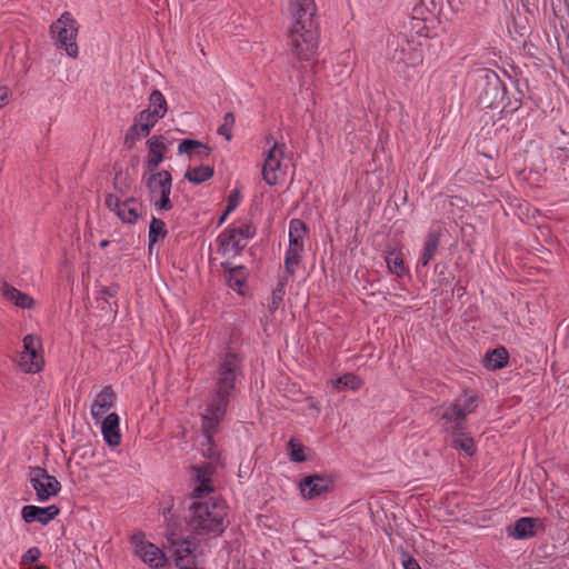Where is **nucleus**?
I'll use <instances>...</instances> for the list:
<instances>
[{
    "label": "nucleus",
    "instance_id": "nucleus-1",
    "mask_svg": "<svg viewBox=\"0 0 569 569\" xmlns=\"http://www.w3.org/2000/svg\"><path fill=\"white\" fill-rule=\"evenodd\" d=\"M289 12L293 18L288 33L291 50L299 60L307 61L316 53L319 44L317 6L315 0H290Z\"/></svg>",
    "mask_w": 569,
    "mask_h": 569
},
{
    "label": "nucleus",
    "instance_id": "nucleus-2",
    "mask_svg": "<svg viewBox=\"0 0 569 569\" xmlns=\"http://www.w3.org/2000/svg\"><path fill=\"white\" fill-rule=\"evenodd\" d=\"M187 525L191 532L201 537H219L224 532L226 506L222 500H193L189 507Z\"/></svg>",
    "mask_w": 569,
    "mask_h": 569
},
{
    "label": "nucleus",
    "instance_id": "nucleus-3",
    "mask_svg": "<svg viewBox=\"0 0 569 569\" xmlns=\"http://www.w3.org/2000/svg\"><path fill=\"white\" fill-rule=\"evenodd\" d=\"M234 396L236 392L213 387L210 403L207 406L206 413L201 418V430L208 445H213L214 435L218 432L230 400Z\"/></svg>",
    "mask_w": 569,
    "mask_h": 569
},
{
    "label": "nucleus",
    "instance_id": "nucleus-4",
    "mask_svg": "<svg viewBox=\"0 0 569 569\" xmlns=\"http://www.w3.org/2000/svg\"><path fill=\"white\" fill-rule=\"evenodd\" d=\"M257 228L249 219H239L226 228L217 238L218 252L226 254L233 250L236 254L241 253L246 244H239V238H253Z\"/></svg>",
    "mask_w": 569,
    "mask_h": 569
},
{
    "label": "nucleus",
    "instance_id": "nucleus-5",
    "mask_svg": "<svg viewBox=\"0 0 569 569\" xmlns=\"http://www.w3.org/2000/svg\"><path fill=\"white\" fill-rule=\"evenodd\" d=\"M242 370V356L233 351L226 352L219 357L213 387L236 392V383Z\"/></svg>",
    "mask_w": 569,
    "mask_h": 569
},
{
    "label": "nucleus",
    "instance_id": "nucleus-6",
    "mask_svg": "<svg viewBox=\"0 0 569 569\" xmlns=\"http://www.w3.org/2000/svg\"><path fill=\"white\" fill-rule=\"evenodd\" d=\"M50 33L58 48L64 49L67 54L71 58L78 56V46L76 43L78 23L70 12H63L60 18L50 26Z\"/></svg>",
    "mask_w": 569,
    "mask_h": 569
},
{
    "label": "nucleus",
    "instance_id": "nucleus-7",
    "mask_svg": "<svg viewBox=\"0 0 569 569\" xmlns=\"http://www.w3.org/2000/svg\"><path fill=\"white\" fill-rule=\"evenodd\" d=\"M477 87L479 90V102L486 108L496 107L505 98V83L499 76L490 69L479 70Z\"/></svg>",
    "mask_w": 569,
    "mask_h": 569
},
{
    "label": "nucleus",
    "instance_id": "nucleus-8",
    "mask_svg": "<svg viewBox=\"0 0 569 569\" xmlns=\"http://www.w3.org/2000/svg\"><path fill=\"white\" fill-rule=\"evenodd\" d=\"M29 481L36 491L37 499L41 502L56 497L61 490L60 481L39 466L29 467Z\"/></svg>",
    "mask_w": 569,
    "mask_h": 569
},
{
    "label": "nucleus",
    "instance_id": "nucleus-9",
    "mask_svg": "<svg viewBox=\"0 0 569 569\" xmlns=\"http://www.w3.org/2000/svg\"><path fill=\"white\" fill-rule=\"evenodd\" d=\"M168 542L172 549L176 566L179 569H197V546L188 538H181L171 531Z\"/></svg>",
    "mask_w": 569,
    "mask_h": 569
},
{
    "label": "nucleus",
    "instance_id": "nucleus-10",
    "mask_svg": "<svg viewBox=\"0 0 569 569\" xmlns=\"http://www.w3.org/2000/svg\"><path fill=\"white\" fill-rule=\"evenodd\" d=\"M146 187L150 193H154L158 189L160 191V199L154 202V207L160 211H169L173 208L170 199L172 176L168 170H161L157 174H150L144 180Z\"/></svg>",
    "mask_w": 569,
    "mask_h": 569
},
{
    "label": "nucleus",
    "instance_id": "nucleus-11",
    "mask_svg": "<svg viewBox=\"0 0 569 569\" xmlns=\"http://www.w3.org/2000/svg\"><path fill=\"white\" fill-rule=\"evenodd\" d=\"M134 555L139 556L143 562L151 568H161L164 566L167 558L164 552L156 545L144 540L143 532H136L131 537Z\"/></svg>",
    "mask_w": 569,
    "mask_h": 569
},
{
    "label": "nucleus",
    "instance_id": "nucleus-12",
    "mask_svg": "<svg viewBox=\"0 0 569 569\" xmlns=\"http://www.w3.org/2000/svg\"><path fill=\"white\" fill-rule=\"evenodd\" d=\"M40 347V339L33 335H27L23 338V351L20 357V367L23 371L36 373L42 370L44 360L43 357L38 353Z\"/></svg>",
    "mask_w": 569,
    "mask_h": 569
},
{
    "label": "nucleus",
    "instance_id": "nucleus-13",
    "mask_svg": "<svg viewBox=\"0 0 569 569\" xmlns=\"http://www.w3.org/2000/svg\"><path fill=\"white\" fill-rule=\"evenodd\" d=\"M335 487V479L329 475H309L299 482V488L305 498L313 499L322 493L329 492Z\"/></svg>",
    "mask_w": 569,
    "mask_h": 569
},
{
    "label": "nucleus",
    "instance_id": "nucleus-14",
    "mask_svg": "<svg viewBox=\"0 0 569 569\" xmlns=\"http://www.w3.org/2000/svg\"><path fill=\"white\" fill-rule=\"evenodd\" d=\"M164 137L159 136H152L147 140V147H148V157L144 162L146 169L150 174H157L160 171H157L160 163L164 160L166 153L168 151V147L164 143Z\"/></svg>",
    "mask_w": 569,
    "mask_h": 569
},
{
    "label": "nucleus",
    "instance_id": "nucleus-15",
    "mask_svg": "<svg viewBox=\"0 0 569 569\" xmlns=\"http://www.w3.org/2000/svg\"><path fill=\"white\" fill-rule=\"evenodd\" d=\"M59 513L60 508L57 505H50L48 507L27 505L21 509V517L26 523L38 521L43 526L56 519Z\"/></svg>",
    "mask_w": 569,
    "mask_h": 569
},
{
    "label": "nucleus",
    "instance_id": "nucleus-16",
    "mask_svg": "<svg viewBox=\"0 0 569 569\" xmlns=\"http://www.w3.org/2000/svg\"><path fill=\"white\" fill-rule=\"evenodd\" d=\"M437 416L445 420L446 430H449L451 433L461 435L466 420L463 412L460 410L459 402H453L446 408L438 409Z\"/></svg>",
    "mask_w": 569,
    "mask_h": 569
},
{
    "label": "nucleus",
    "instance_id": "nucleus-17",
    "mask_svg": "<svg viewBox=\"0 0 569 569\" xmlns=\"http://www.w3.org/2000/svg\"><path fill=\"white\" fill-rule=\"evenodd\" d=\"M117 401V395L112 386H106L96 397L91 405V416L96 422H99L108 410H110Z\"/></svg>",
    "mask_w": 569,
    "mask_h": 569
},
{
    "label": "nucleus",
    "instance_id": "nucleus-18",
    "mask_svg": "<svg viewBox=\"0 0 569 569\" xmlns=\"http://www.w3.org/2000/svg\"><path fill=\"white\" fill-rule=\"evenodd\" d=\"M283 148L284 144L279 148L278 143L274 142L272 148L268 151L267 158L262 166V179L269 186H276L278 182L277 170L280 168V159L278 158L277 153L282 157Z\"/></svg>",
    "mask_w": 569,
    "mask_h": 569
},
{
    "label": "nucleus",
    "instance_id": "nucleus-19",
    "mask_svg": "<svg viewBox=\"0 0 569 569\" xmlns=\"http://www.w3.org/2000/svg\"><path fill=\"white\" fill-rule=\"evenodd\" d=\"M99 422H101V432L106 443L110 447L119 446L121 442L119 416L116 412H111L106 417L103 416Z\"/></svg>",
    "mask_w": 569,
    "mask_h": 569
},
{
    "label": "nucleus",
    "instance_id": "nucleus-20",
    "mask_svg": "<svg viewBox=\"0 0 569 569\" xmlns=\"http://www.w3.org/2000/svg\"><path fill=\"white\" fill-rule=\"evenodd\" d=\"M441 237H442V230L439 227L431 228L427 232V234L425 237V242H423V250H422L420 259H419L420 266L427 267L429 264V262L435 258V256L438 251V248H439Z\"/></svg>",
    "mask_w": 569,
    "mask_h": 569
},
{
    "label": "nucleus",
    "instance_id": "nucleus-21",
    "mask_svg": "<svg viewBox=\"0 0 569 569\" xmlns=\"http://www.w3.org/2000/svg\"><path fill=\"white\" fill-rule=\"evenodd\" d=\"M540 526L537 518L522 517L518 519L513 526H509L507 531L509 536L516 539H527L536 535V528Z\"/></svg>",
    "mask_w": 569,
    "mask_h": 569
},
{
    "label": "nucleus",
    "instance_id": "nucleus-22",
    "mask_svg": "<svg viewBox=\"0 0 569 569\" xmlns=\"http://www.w3.org/2000/svg\"><path fill=\"white\" fill-rule=\"evenodd\" d=\"M221 268L226 272V280L228 286L237 290L239 293L241 292V287L246 283L247 279V269L244 266L232 267L231 262L224 261L221 262Z\"/></svg>",
    "mask_w": 569,
    "mask_h": 569
},
{
    "label": "nucleus",
    "instance_id": "nucleus-23",
    "mask_svg": "<svg viewBox=\"0 0 569 569\" xmlns=\"http://www.w3.org/2000/svg\"><path fill=\"white\" fill-rule=\"evenodd\" d=\"M1 292L8 301L21 309H32L34 307V300L31 296L10 286L8 282H3L1 286Z\"/></svg>",
    "mask_w": 569,
    "mask_h": 569
},
{
    "label": "nucleus",
    "instance_id": "nucleus-24",
    "mask_svg": "<svg viewBox=\"0 0 569 569\" xmlns=\"http://www.w3.org/2000/svg\"><path fill=\"white\" fill-rule=\"evenodd\" d=\"M151 130L148 129L147 124H143L140 121L133 119V124L129 127L124 136V149L132 150L137 142L142 138H147Z\"/></svg>",
    "mask_w": 569,
    "mask_h": 569
},
{
    "label": "nucleus",
    "instance_id": "nucleus-25",
    "mask_svg": "<svg viewBox=\"0 0 569 569\" xmlns=\"http://www.w3.org/2000/svg\"><path fill=\"white\" fill-rule=\"evenodd\" d=\"M303 251V246H299L297 243H289V247L286 251L284 257V269L287 272L286 278H291L296 273V269L301 262V252Z\"/></svg>",
    "mask_w": 569,
    "mask_h": 569
},
{
    "label": "nucleus",
    "instance_id": "nucleus-26",
    "mask_svg": "<svg viewBox=\"0 0 569 569\" xmlns=\"http://www.w3.org/2000/svg\"><path fill=\"white\" fill-rule=\"evenodd\" d=\"M509 353L505 347L488 351L485 357V366L490 370H498L508 365Z\"/></svg>",
    "mask_w": 569,
    "mask_h": 569
},
{
    "label": "nucleus",
    "instance_id": "nucleus-27",
    "mask_svg": "<svg viewBox=\"0 0 569 569\" xmlns=\"http://www.w3.org/2000/svg\"><path fill=\"white\" fill-rule=\"evenodd\" d=\"M168 234V230L166 228V223L163 220L152 217L149 224L148 232V249L151 252L153 246L158 242L159 239H164Z\"/></svg>",
    "mask_w": 569,
    "mask_h": 569
},
{
    "label": "nucleus",
    "instance_id": "nucleus-28",
    "mask_svg": "<svg viewBox=\"0 0 569 569\" xmlns=\"http://www.w3.org/2000/svg\"><path fill=\"white\" fill-rule=\"evenodd\" d=\"M214 174V169L211 166H199L194 168H190L184 173V179L194 184H200L209 179H211Z\"/></svg>",
    "mask_w": 569,
    "mask_h": 569
},
{
    "label": "nucleus",
    "instance_id": "nucleus-29",
    "mask_svg": "<svg viewBox=\"0 0 569 569\" xmlns=\"http://www.w3.org/2000/svg\"><path fill=\"white\" fill-rule=\"evenodd\" d=\"M452 447L465 451L468 456H472L476 452V447L471 437L468 436L466 425L462 426L461 435L451 433Z\"/></svg>",
    "mask_w": 569,
    "mask_h": 569
},
{
    "label": "nucleus",
    "instance_id": "nucleus-30",
    "mask_svg": "<svg viewBox=\"0 0 569 569\" xmlns=\"http://www.w3.org/2000/svg\"><path fill=\"white\" fill-rule=\"evenodd\" d=\"M307 232V224L301 219H292L289 223V243L303 246Z\"/></svg>",
    "mask_w": 569,
    "mask_h": 569
},
{
    "label": "nucleus",
    "instance_id": "nucleus-31",
    "mask_svg": "<svg viewBox=\"0 0 569 569\" xmlns=\"http://www.w3.org/2000/svg\"><path fill=\"white\" fill-rule=\"evenodd\" d=\"M333 386L337 390H358L362 386V380L355 373H345L335 380Z\"/></svg>",
    "mask_w": 569,
    "mask_h": 569
},
{
    "label": "nucleus",
    "instance_id": "nucleus-32",
    "mask_svg": "<svg viewBox=\"0 0 569 569\" xmlns=\"http://www.w3.org/2000/svg\"><path fill=\"white\" fill-rule=\"evenodd\" d=\"M288 282V278H281L278 281L277 287L271 292V301L268 305V311L273 315L279 307L282 305L284 297V287Z\"/></svg>",
    "mask_w": 569,
    "mask_h": 569
},
{
    "label": "nucleus",
    "instance_id": "nucleus-33",
    "mask_svg": "<svg viewBox=\"0 0 569 569\" xmlns=\"http://www.w3.org/2000/svg\"><path fill=\"white\" fill-rule=\"evenodd\" d=\"M197 149L204 150V153H203L204 158H208L211 152V148L199 140L183 139L178 146V153L179 154L187 153V154L191 156L192 151H194Z\"/></svg>",
    "mask_w": 569,
    "mask_h": 569
},
{
    "label": "nucleus",
    "instance_id": "nucleus-34",
    "mask_svg": "<svg viewBox=\"0 0 569 569\" xmlns=\"http://www.w3.org/2000/svg\"><path fill=\"white\" fill-rule=\"evenodd\" d=\"M149 108L161 114L162 117L166 116L168 110V104L162 92L158 89L152 90V92L149 96Z\"/></svg>",
    "mask_w": 569,
    "mask_h": 569
},
{
    "label": "nucleus",
    "instance_id": "nucleus-35",
    "mask_svg": "<svg viewBox=\"0 0 569 569\" xmlns=\"http://www.w3.org/2000/svg\"><path fill=\"white\" fill-rule=\"evenodd\" d=\"M288 450L291 461L305 462L308 460L307 456L305 455L307 448L302 443L296 441L293 438H291L288 442Z\"/></svg>",
    "mask_w": 569,
    "mask_h": 569
},
{
    "label": "nucleus",
    "instance_id": "nucleus-36",
    "mask_svg": "<svg viewBox=\"0 0 569 569\" xmlns=\"http://www.w3.org/2000/svg\"><path fill=\"white\" fill-rule=\"evenodd\" d=\"M171 503L163 508V517L166 519V522H167V530H166V537L168 538V535L171 532V531H174L176 535L177 531H178V528H179V517L176 516L172 510H173V500L170 499Z\"/></svg>",
    "mask_w": 569,
    "mask_h": 569
},
{
    "label": "nucleus",
    "instance_id": "nucleus-37",
    "mask_svg": "<svg viewBox=\"0 0 569 569\" xmlns=\"http://www.w3.org/2000/svg\"><path fill=\"white\" fill-rule=\"evenodd\" d=\"M162 118L163 117L158 112H154L150 108H147L137 113L134 120L140 121L143 124H147L148 129L151 130L157 124V122Z\"/></svg>",
    "mask_w": 569,
    "mask_h": 569
},
{
    "label": "nucleus",
    "instance_id": "nucleus-38",
    "mask_svg": "<svg viewBox=\"0 0 569 569\" xmlns=\"http://www.w3.org/2000/svg\"><path fill=\"white\" fill-rule=\"evenodd\" d=\"M236 117L232 111H229L223 117V123L218 128V133L227 141H230L232 139V127L234 126Z\"/></svg>",
    "mask_w": 569,
    "mask_h": 569
},
{
    "label": "nucleus",
    "instance_id": "nucleus-39",
    "mask_svg": "<svg viewBox=\"0 0 569 569\" xmlns=\"http://www.w3.org/2000/svg\"><path fill=\"white\" fill-rule=\"evenodd\" d=\"M478 399L475 395L463 393L455 402L460 403V410L463 412L465 418L468 413L475 411L478 406Z\"/></svg>",
    "mask_w": 569,
    "mask_h": 569
},
{
    "label": "nucleus",
    "instance_id": "nucleus-40",
    "mask_svg": "<svg viewBox=\"0 0 569 569\" xmlns=\"http://www.w3.org/2000/svg\"><path fill=\"white\" fill-rule=\"evenodd\" d=\"M116 214L122 222L129 224L137 223L139 219V213L133 207H122Z\"/></svg>",
    "mask_w": 569,
    "mask_h": 569
},
{
    "label": "nucleus",
    "instance_id": "nucleus-41",
    "mask_svg": "<svg viewBox=\"0 0 569 569\" xmlns=\"http://www.w3.org/2000/svg\"><path fill=\"white\" fill-rule=\"evenodd\" d=\"M192 471L197 482L211 483L210 466H192Z\"/></svg>",
    "mask_w": 569,
    "mask_h": 569
},
{
    "label": "nucleus",
    "instance_id": "nucleus-42",
    "mask_svg": "<svg viewBox=\"0 0 569 569\" xmlns=\"http://www.w3.org/2000/svg\"><path fill=\"white\" fill-rule=\"evenodd\" d=\"M119 290H120V287L118 283H112L108 287H102L99 291H98V298L97 300L98 301H104L107 302V298H114L117 297V295L119 293Z\"/></svg>",
    "mask_w": 569,
    "mask_h": 569
},
{
    "label": "nucleus",
    "instance_id": "nucleus-43",
    "mask_svg": "<svg viewBox=\"0 0 569 569\" xmlns=\"http://www.w3.org/2000/svg\"><path fill=\"white\" fill-rule=\"evenodd\" d=\"M213 490L211 483L197 482L196 487L192 490L191 499L202 498L209 495Z\"/></svg>",
    "mask_w": 569,
    "mask_h": 569
},
{
    "label": "nucleus",
    "instance_id": "nucleus-44",
    "mask_svg": "<svg viewBox=\"0 0 569 569\" xmlns=\"http://www.w3.org/2000/svg\"><path fill=\"white\" fill-rule=\"evenodd\" d=\"M241 199V192L239 189H234L230 192L227 200V213H231L239 206Z\"/></svg>",
    "mask_w": 569,
    "mask_h": 569
},
{
    "label": "nucleus",
    "instance_id": "nucleus-45",
    "mask_svg": "<svg viewBox=\"0 0 569 569\" xmlns=\"http://www.w3.org/2000/svg\"><path fill=\"white\" fill-rule=\"evenodd\" d=\"M40 557H41L40 549L38 547H31L22 556L21 563L22 565L34 563L40 559Z\"/></svg>",
    "mask_w": 569,
    "mask_h": 569
},
{
    "label": "nucleus",
    "instance_id": "nucleus-46",
    "mask_svg": "<svg viewBox=\"0 0 569 569\" xmlns=\"http://www.w3.org/2000/svg\"><path fill=\"white\" fill-rule=\"evenodd\" d=\"M401 60L405 66H412V67L418 66V64L422 63L421 50L413 49L408 58H401Z\"/></svg>",
    "mask_w": 569,
    "mask_h": 569
},
{
    "label": "nucleus",
    "instance_id": "nucleus-47",
    "mask_svg": "<svg viewBox=\"0 0 569 569\" xmlns=\"http://www.w3.org/2000/svg\"><path fill=\"white\" fill-rule=\"evenodd\" d=\"M104 204L114 213H117L122 208L121 200L112 193H108L106 196Z\"/></svg>",
    "mask_w": 569,
    "mask_h": 569
},
{
    "label": "nucleus",
    "instance_id": "nucleus-48",
    "mask_svg": "<svg viewBox=\"0 0 569 569\" xmlns=\"http://www.w3.org/2000/svg\"><path fill=\"white\" fill-rule=\"evenodd\" d=\"M402 566L405 569H421L418 561L412 557H406L402 558Z\"/></svg>",
    "mask_w": 569,
    "mask_h": 569
},
{
    "label": "nucleus",
    "instance_id": "nucleus-49",
    "mask_svg": "<svg viewBox=\"0 0 569 569\" xmlns=\"http://www.w3.org/2000/svg\"><path fill=\"white\" fill-rule=\"evenodd\" d=\"M403 270H405V267H403L402 259L399 257H395L393 258V273L400 274L401 272H403Z\"/></svg>",
    "mask_w": 569,
    "mask_h": 569
},
{
    "label": "nucleus",
    "instance_id": "nucleus-50",
    "mask_svg": "<svg viewBox=\"0 0 569 569\" xmlns=\"http://www.w3.org/2000/svg\"><path fill=\"white\" fill-rule=\"evenodd\" d=\"M9 101V89L6 87L0 88V108L4 107Z\"/></svg>",
    "mask_w": 569,
    "mask_h": 569
},
{
    "label": "nucleus",
    "instance_id": "nucleus-51",
    "mask_svg": "<svg viewBox=\"0 0 569 569\" xmlns=\"http://www.w3.org/2000/svg\"><path fill=\"white\" fill-rule=\"evenodd\" d=\"M121 174H122V171H121V170H119V171L116 173L114 179H113V187H114V189H116V190H118L119 192H121V193H122V190H121V188L119 187V178H120V176H121Z\"/></svg>",
    "mask_w": 569,
    "mask_h": 569
},
{
    "label": "nucleus",
    "instance_id": "nucleus-52",
    "mask_svg": "<svg viewBox=\"0 0 569 569\" xmlns=\"http://www.w3.org/2000/svg\"><path fill=\"white\" fill-rule=\"evenodd\" d=\"M385 261H386V264H387V268L389 271H391V266H392V262H391V251L389 250H386L385 251Z\"/></svg>",
    "mask_w": 569,
    "mask_h": 569
},
{
    "label": "nucleus",
    "instance_id": "nucleus-53",
    "mask_svg": "<svg viewBox=\"0 0 569 569\" xmlns=\"http://www.w3.org/2000/svg\"><path fill=\"white\" fill-rule=\"evenodd\" d=\"M122 202V207H132V204L137 203L138 200L133 197H130L128 199H126L124 201H121Z\"/></svg>",
    "mask_w": 569,
    "mask_h": 569
},
{
    "label": "nucleus",
    "instance_id": "nucleus-54",
    "mask_svg": "<svg viewBox=\"0 0 569 569\" xmlns=\"http://www.w3.org/2000/svg\"><path fill=\"white\" fill-rule=\"evenodd\" d=\"M230 213H227V209H224V211L222 212V214L220 216L219 220H218V227H220L228 218Z\"/></svg>",
    "mask_w": 569,
    "mask_h": 569
},
{
    "label": "nucleus",
    "instance_id": "nucleus-55",
    "mask_svg": "<svg viewBox=\"0 0 569 569\" xmlns=\"http://www.w3.org/2000/svg\"><path fill=\"white\" fill-rule=\"evenodd\" d=\"M251 238H242L240 237L239 238V244H246L247 246V241L250 240Z\"/></svg>",
    "mask_w": 569,
    "mask_h": 569
},
{
    "label": "nucleus",
    "instance_id": "nucleus-56",
    "mask_svg": "<svg viewBox=\"0 0 569 569\" xmlns=\"http://www.w3.org/2000/svg\"><path fill=\"white\" fill-rule=\"evenodd\" d=\"M109 243H110V242H109V240H102V241L99 243V246H100L101 248H107V247L109 246Z\"/></svg>",
    "mask_w": 569,
    "mask_h": 569
},
{
    "label": "nucleus",
    "instance_id": "nucleus-57",
    "mask_svg": "<svg viewBox=\"0 0 569 569\" xmlns=\"http://www.w3.org/2000/svg\"><path fill=\"white\" fill-rule=\"evenodd\" d=\"M33 569H47V567H44L42 565H37Z\"/></svg>",
    "mask_w": 569,
    "mask_h": 569
}]
</instances>
